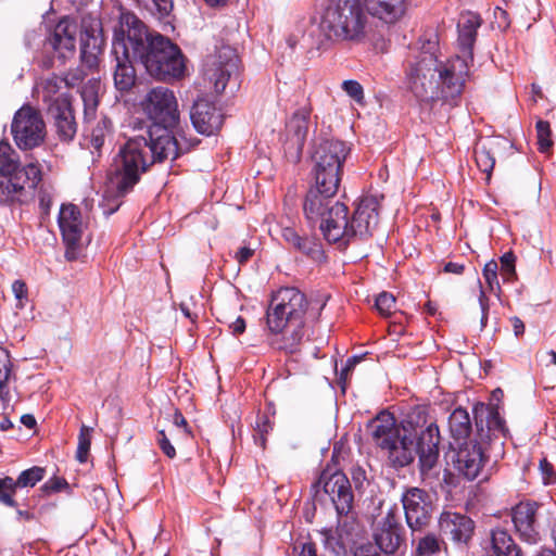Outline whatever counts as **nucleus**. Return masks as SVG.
I'll list each match as a JSON object with an SVG mask.
<instances>
[{"instance_id": "f257e3e1", "label": "nucleus", "mask_w": 556, "mask_h": 556, "mask_svg": "<svg viewBox=\"0 0 556 556\" xmlns=\"http://www.w3.org/2000/svg\"><path fill=\"white\" fill-rule=\"evenodd\" d=\"M191 147V142L159 125L141 127L119 148L109 173L110 184L118 195H125L154 163L175 160Z\"/></svg>"}, {"instance_id": "f03ea898", "label": "nucleus", "mask_w": 556, "mask_h": 556, "mask_svg": "<svg viewBox=\"0 0 556 556\" xmlns=\"http://www.w3.org/2000/svg\"><path fill=\"white\" fill-rule=\"evenodd\" d=\"M123 25L130 43L132 59L157 80L181 79L187 74V59L167 37L150 30L132 12L123 9Z\"/></svg>"}, {"instance_id": "7ed1b4c3", "label": "nucleus", "mask_w": 556, "mask_h": 556, "mask_svg": "<svg viewBox=\"0 0 556 556\" xmlns=\"http://www.w3.org/2000/svg\"><path fill=\"white\" fill-rule=\"evenodd\" d=\"M308 307L306 295L294 287L273 293L266 311V327L274 349L295 353L304 338V317Z\"/></svg>"}, {"instance_id": "20e7f679", "label": "nucleus", "mask_w": 556, "mask_h": 556, "mask_svg": "<svg viewBox=\"0 0 556 556\" xmlns=\"http://www.w3.org/2000/svg\"><path fill=\"white\" fill-rule=\"evenodd\" d=\"M476 437L473 440L457 443L454 464L457 471L468 480L476 479L489 459L488 445L502 446L501 439L506 437L505 420L496 407L477 403L472 409Z\"/></svg>"}, {"instance_id": "39448f33", "label": "nucleus", "mask_w": 556, "mask_h": 556, "mask_svg": "<svg viewBox=\"0 0 556 556\" xmlns=\"http://www.w3.org/2000/svg\"><path fill=\"white\" fill-rule=\"evenodd\" d=\"M369 30L370 20L361 0H329L318 22V49L333 43H362Z\"/></svg>"}, {"instance_id": "423d86ee", "label": "nucleus", "mask_w": 556, "mask_h": 556, "mask_svg": "<svg viewBox=\"0 0 556 556\" xmlns=\"http://www.w3.org/2000/svg\"><path fill=\"white\" fill-rule=\"evenodd\" d=\"M379 223V202L375 197H364L357 203L351 217L348 206L337 202L325 226V239L330 243L346 245L352 239H367Z\"/></svg>"}, {"instance_id": "0eeeda50", "label": "nucleus", "mask_w": 556, "mask_h": 556, "mask_svg": "<svg viewBox=\"0 0 556 556\" xmlns=\"http://www.w3.org/2000/svg\"><path fill=\"white\" fill-rule=\"evenodd\" d=\"M367 430L375 445L379 447L393 468H403L419 456L418 442L409 434L403 433L393 414L380 412L367 425Z\"/></svg>"}, {"instance_id": "6e6552de", "label": "nucleus", "mask_w": 556, "mask_h": 556, "mask_svg": "<svg viewBox=\"0 0 556 556\" xmlns=\"http://www.w3.org/2000/svg\"><path fill=\"white\" fill-rule=\"evenodd\" d=\"M400 430L418 442L421 471L431 470L439 458V427L425 405L413 407L401 421Z\"/></svg>"}, {"instance_id": "1a4fd4ad", "label": "nucleus", "mask_w": 556, "mask_h": 556, "mask_svg": "<svg viewBox=\"0 0 556 556\" xmlns=\"http://www.w3.org/2000/svg\"><path fill=\"white\" fill-rule=\"evenodd\" d=\"M349 153L350 147L341 140L327 139L319 142L312 155L315 182L319 186L330 184V189L339 186Z\"/></svg>"}, {"instance_id": "9d476101", "label": "nucleus", "mask_w": 556, "mask_h": 556, "mask_svg": "<svg viewBox=\"0 0 556 556\" xmlns=\"http://www.w3.org/2000/svg\"><path fill=\"white\" fill-rule=\"evenodd\" d=\"M439 60L431 53H420L406 71V84L420 102L439 99V80L437 78Z\"/></svg>"}, {"instance_id": "9b49d317", "label": "nucleus", "mask_w": 556, "mask_h": 556, "mask_svg": "<svg viewBox=\"0 0 556 556\" xmlns=\"http://www.w3.org/2000/svg\"><path fill=\"white\" fill-rule=\"evenodd\" d=\"M11 134L21 150H33L41 146L47 135L41 113L30 105H23L13 116Z\"/></svg>"}, {"instance_id": "f8f14e48", "label": "nucleus", "mask_w": 556, "mask_h": 556, "mask_svg": "<svg viewBox=\"0 0 556 556\" xmlns=\"http://www.w3.org/2000/svg\"><path fill=\"white\" fill-rule=\"evenodd\" d=\"M238 74L239 56L230 46L222 45L204 60L203 76L217 93H222L228 81Z\"/></svg>"}, {"instance_id": "ddd939ff", "label": "nucleus", "mask_w": 556, "mask_h": 556, "mask_svg": "<svg viewBox=\"0 0 556 556\" xmlns=\"http://www.w3.org/2000/svg\"><path fill=\"white\" fill-rule=\"evenodd\" d=\"M112 54L116 65L114 85L119 91H129L136 83V71L132 66L130 43L127 41L126 28L123 25V9H119L118 22L114 27Z\"/></svg>"}, {"instance_id": "4468645a", "label": "nucleus", "mask_w": 556, "mask_h": 556, "mask_svg": "<svg viewBox=\"0 0 556 556\" xmlns=\"http://www.w3.org/2000/svg\"><path fill=\"white\" fill-rule=\"evenodd\" d=\"M143 111L152 121L150 125H159L167 131L179 122V111L174 91L166 87H154L141 102Z\"/></svg>"}, {"instance_id": "2eb2a0df", "label": "nucleus", "mask_w": 556, "mask_h": 556, "mask_svg": "<svg viewBox=\"0 0 556 556\" xmlns=\"http://www.w3.org/2000/svg\"><path fill=\"white\" fill-rule=\"evenodd\" d=\"M317 484H321L323 490L316 491V501L325 502L324 496H327L339 516H346L351 511L354 494L350 480L343 472L336 471L329 476L323 473Z\"/></svg>"}, {"instance_id": "dca6fc26", "label": "nucleus", "mask_w": 556, "mask_h": 556, "mask_svg": "<svg viewBox=\"0 0 556 556\" xmlns=\"http://www.w3.org/2000/svg\"><path fill=\"white\" fill-rule=\"evenodd\" d=\"M330 186V184L319 186L315 182L307 191L303 203V212L306 219L311 224L320 222L319 228L324 236L325 226L330 218V212L333 211L334 204L338 202L334 201V195L337 194L339 186H334V188L331 189L329 188Z\"/></svg>"}, {"instance_id": "f3484780", "label": "nucleus", "mask_w": 556, "mask_h": 556, "mask_svg": "<svg viewBox=\"0 0 556 556\" xmlns=\"http://www.w3.org/2000/svg\"><path fill=\"white\" fill-rule=\"evenodd\" d=\"M469 58L456 55L445 63L439 62V98L448 101L460 96L469 73Z\"/></svg>"}, {"instance_id": "a211bd4d", "label": "nucleus", "mask_w": 556, "mask_h": 556, "mask_svg": "<svg viewBox=\"0 0 556 556\" xmlns=\"http://www.w3.org/2000/svg\"><path fill=\"white\" fill-rule=\"evenodd\" d=\"M58 222L63 242L66 247L65 258L67 261H75L81 251V237L85 230L80 210L71 203L63 204Z\"/></svg>"}, {"instance_id": "6ab92c4d", "label": "nucleus", "mask_w": 556, "mask_h": 556, "mask_svg": "<svg viewBox=\"0 0 556 556\" xmlns=\"http://www.w3.org/2000/svg\"><path fill=\"white\" fill-rule=\"evenodd\" d=\"M405 519L413 533L420 532L431 519L432 502L422 489L409 488L401 496Z\"/></svg>"}, {"instance_id": "aec40b11", "label": "nucleus", "mask_w": 556, "mask_h": 556, "mask_svg": "<svg viewBox=\"0 0 556 556\" xmlns=\"http://www.w3.org/2000/svg\"><path fill=\"white\" fill-rule=\"evenodd\" d=\"M441 534L462 549L468 548L476 529L475 521L467 515L456 511H443L438 520Z\"/></svg>"}, {"instance_id": "412c9836", "label": "nucleus", "mask_w": 556, "mask_h": 556, "mask_svg": "<svg viewBox=\"0 0 556 556\" xmlns=\"http://www.w3.org/2000/svg\"><path fill=\"white\" fill-rule=\"evenodd\" d=\"M22 174L27 187L36 189L42 179L41 166L38 162H30L20 167V157L12 146L4 140L0 141V176H13Z\"/></svg>"}, {"instance_id": "4be33fe9", "label": "nucleus", "mask_w": 556, "mask_h": 556, "mask_svg": "<svg viewBox=\"0 0 556 556\" xmlns=\"http://www.w3.org/2000/svg\"><path fill=\"white\" fill-rule=\"evenodd\" d=\"M47 114L51 118L52 129L59 141L72 142L77 134V122L72 101L66 98L56 100L47 108Z\"/></svg>"}, {"instance_id": "5701e85b", "label": "nucleus", "mask_w": 556, "mask_h": 556, "mask_svg": "<svg viewBox=\"0 0 556 556\" xmlns=\"http://www.w3.org/2000/svg\"><path fill=\"white\" fill-rule=\"evenodd\" d=\"M536 502L525 501L517 504L511 511L513 522L520 538L528 543H536L540 539Z\"/></svg>"}, {"instance_id": "b1692460", "label": "nucleus", "mask_w": 556, "mask_h": 556, "mask_svg": "<svg viewBox=\"0 0 556 556\" xmlns=\"http://www.w3.org/2000/svg\"><path fill=\"white\" fill-rule=\"evenodd\" d=\"M404 541V529L396 514L388 511L375 533V542L379 549L387 555L394 554Z\"/></svg>"}, {"instance_id": "393cba45", "label": "nucleus", "mask_w": 556, "mask_h": 556, "mask_svg": "<svg viewBox=\"0 0 556 556\" xmlns=\"http://www.w3.org/2000/svg\"><path fill=\"white\" fill-rule=\"evenodd\" d=\"M190 118L198 132L206 136L219 130L224 121L220 110L205 99L194 102Z\"/></svg>"}, {"instance_id": "a878e982", "label": "nucleus", "mask_w": 556, "mask_h": 556, "mask_svg": "<svg viewBox=\"0 0 556 556\" xmlns=\"http://www.w3.org/2000/svg\"><path fill=\"white\" fill-rule=\"evenodd\" d=\"M77 29L76 22L68 17H63L55 25L48 41L53 50L58 52L60 59L66 60L74 55Z\"/></svg>"}, {"instance_id": "bb28decb", "label": "nucleus", "mask_w": 556, "mask_h": 556, "mask_svg": "<svg viewBox=\"0 0 556 556\" xmlns=\"http://www.w3.org/2000/svg\"><path fill=\"white\" fill-rule=\"evenodd\" d=\"M281 237L295 251L301 252L312 261L321 263L326 260L323 245L315 237L301 236L292 227L282 228Z\"/></svg>"}, {"instance_id": "cd10ccee", "label": "nucleus", "mask_w": 556, "mask_h": 556, "mask_svg": "<svg viewBox=\"0 0 556 556\" xmlns=\"http://www.w3.org/2000/svg\"><path fill=\"white\" fill-rule=\"evenodd\" d=\"M480 25V16L472 12L460 14L457 23L459 52L462 56L469 58L470 62H472V48Z\"/></svg>"}, {"instance_id": "c85d7f7f", "label": "nucleus", "mask_w": 556, "mask_h": 556, "mask_svg": "<svg viewBox=\"0 0 556 556\" xmlns=\"http://www.w3.org/2000/svg\"><path fill=\"white\" fill-rule=\"evenodd\" d=\"M367 14L387 24L400 21L406 12V0H364Z\"/></svg>"}, {"instance_id": "c756f323", "label": "nucleus", "mask_w": 556, "mask_h": 556, "mask_svg": "<svg viewBox=\"0 0 556 556\" xmlns=\"http://www.w3.org/2000/svg\"><path fill=\"white\" fill-rule=\"evenodd\" d=\"M444 539L434 532L416 534L412 532V556H440L447 554Z\"/></svg>"}, {"instance_id": "7c9ffc66", "label": "nucleus", "mask_w": 556, "mask_h": 556, "mask_svg": "<svg viewBox=\"0 0 556 556\" xmlns=\"http://www.w3.org/2000/svg\"><path fill=\"white\" fill-rule=\"evenodd\" d=\"M86 131L89 132L86 136L88 147L100 155L106 140L112 137L113 124L110 118L102 116L96 123L90 125V127L87 126Z\"/></svg>"}, {"instance_id": "2f4dec72", "label": "nucleus", "mask_w": 556, "mask_h": 556, "mask_svg": "<svg viewBox=\"0 0 556 556\" xmlns=\"http://www.w3.org/2000/svg\"><path fill=\"white\" fill-rule=\"evenodd\" d=\"M311 112L309 105L301 106L292 114L287 125L289 132L294 137V142L299 150L303 148L308 134Z\"/></svg>"}, {"instance_id": "473e14b6", "label": "nucleus", "mask_w": 556, "mask_h": 556, "mask_svg": "<svg viewBox=\"0 0 556 556\" xmlns=\"http://www.w3.org/2000/svg\"><path fill=\"white\" fill-rule=\"evenodd\" d=\"M80 59L88 67L93 68L98 65V56L102 51L103 38L86 30L81 35Z\"/></svg>"}, {"instance_id": "72a5a7b5", "label": "nucleus", "mask_w": 556, "mask_h": 556, "mask_svg": "<svg viewBox=\"0 0 556 556\" xmlns=\"http://www.w3.org/2000/svg\"><path fill=\"white\" fill-rule=\"evenodd\" d=\"M101 84L97 79L88 80L80 90V97L84 102V122L90 124L96 118L99 105V92Z\"/></svg>"}, {"instance_id": "f704fd0d", "label": "nucleus", "mask_w": 556, "mask_h": 556, "mask_svg": "<svg viewBox=\"0 0 556 556\" xmlns=\"http://www.w3.org/2000/svg\"><path fill=\"white\" fill-rule=\"evenodd\" d=\"M491 548L495 556H521V549L505 529L491 531Z\"/></svg>"}, {"instance_id": "c9c22d12", "label": "nucleus", "mask_w": 556, "mask_h": 556, "mask_svg": "<svg viewBox=\"0 0 556 556\" xmlns=\"http://www.w3.org/2000/svg\"><path fill=\"white\" fill-rule=\"evenodd\" d=\"M22 174L2 177L0 179V204H11L20 200L27 182Z\"/></svg>"}, {"instance_id": "e433bc0d", "label": "nucleus", "mask_w": 556, "mask_h": 556, "mask_svg": "<svg viewBox=\"0 0 556 556\" xmlns=\"http://www.w3.org/2000/svg\"><path fill=\"white\" fill-rule=\"evenodd\" d=\"M448 427L455 441L454 444L462 443V440L466 441L471 431L468 412L462 407L454 409L448 418Z\"/></svg>"}, {"instance_id": "4c0bfd02", "label": "nucleus", "mask_w": 556, "mask_h": 556, "mask_svg": "<svg viewBox=\"0 0 556 556\" xmlns=\"http://www.w3.org/2000/svg\"><path fill=\"white\" fill-rule=\"evenodd\" d=\"M64 87V79L54 74L42 80L41 94L42 101L47 104V108L61 98H66L68 101H72L67 92H61Z\"/></svg>"}, {"instance_id": "58836bf2", "label": "nucleus", "mask_w": 556, "mask_h": 556, "mask_svg": "<svg viewBox=\"0 0 556 556\" xmlns=\"http://www.w3.org/2000/svg\"><path fill=\"white\" fill-rule=\"evenodd\" d=\"M18 486L15 485L14 479L11 477H4L0 479V503L4 506L16 508L17 502L14 500V495L18 491Z\"/></svg>"}, {"instance_id": "ea45409f", "label": "nucleus", "mask_w": 556, "mask_h": 556, "mask_svg": "<svg viewBox=\"0 0 556 556\" xmlns=\"http://www.w3.org/2000/svg\"><path fill=\"white\" fill-rule=\"evenodd\" d=\"M321 543L324 544L326 549L339 554L341 551H344L345 544L343 542V538L338 533L337 529L325 528L320 532Z\"/></svg>"}, {"instance_id": "a19ab883", "label": "nucleus", "mask_w": 556, "mask_h": 556, "mask_svg": "<svg viewBox=\"0 0 556 556\" xmlns=\"http://www.w3.org/2000/svg\"><path fill=\"white\" fill-rule=\"evenodd\" d=\"M45 472V468L38 466L26 469L14 480L15 485H17L20 490L23 488H33L37 482L43 479Z\"/></svg>"}, {"instance_id": "79ce46f5", "label": "nucleus", "mask_w": 556, "mask_h": 556, "mask_svg": "<svg viewBox=\"0 0 556 556\" xmlns=\"http://www.w3.org/2000/svg\"><path fill=\"white\" fill-rule=\"evenodd\" d=\"M12 375V363L7 350L0 348V399L8 394V382Z\"/></svg>"}, {"instance_id": "37998d69", "label": "nucleus", "mask_w": 556, "mask_h": 556, "mask_svg": "<svg viewBox=\"0 0 556 556\" xmlns=\"http://www.w3.org/2000/svg\"><path fill=\"white\" fill-rule=\"evenodd\" d=\"M273 430V424L266 415L257 416L254 427V442L262 448H265L267 434Z\"/></svg>"}, {"instance_id": "c03bdc74", "label": "nucleus", "mask_w": 556, "mask_h": 556, "mask_svg": "<svg viewBox=\"0 0 556 556\" xmlns=\"http://www.w3.org/2000/svg\"><path fill=\"white\" fill-rule=\"evenodd\" d=\"M539 150L547 152L553 147L551 125L546 121L539 119L535 125Z\"/></svg>"}, {"instance_id": "a18cd8bd", "label": "nucleus", "mask_w": 556, "mask_h": 556, "mask_svg": "<svg viewBox=\"0 0 556 556\" xmlns=\"http://www.w3.org/2000/svg\"><path fill=\"white\" fill-rule=\"evenodd\" d=\"M141 2L146 9L151 12L157 18H163L173 10V1L172 0H138Z\"/></svg>"}, {"instance_id": "49530a36", "label": "nucleus", "mask_w": 556, "mask_h": 556, "mask_svg": "<svg viewBox=\"0 0 556 556\" xmlns=\"http://www.w3.org/2000/svg\"><path fill=\"white\" fill-rule=\"evenodd\" d=\"M90 431L91 429L86 426H83L80 428V432L78 435V446L76 451V459L79 463H86L88 459V454L91 445Z\"/></svg>"}, {"instance_id": "de8ad7c7", "label": "nucleus", "mask_w": 556, "mask_h": 556, "mask_svg": "<svg viewBox=\"0 0 556 556\" xmlns=\"http://www.w3.org/2000/svg\"><path fill=\"white\" fill-rule=\"evenodd\" d=\"M476 163L479 169L485 173L488 176L491 175V172L495 165V157L484 146L480 147L475 152Z\"/></svg>"}, {"instance_id": "09e8293b", "label": "nucleus", "mask_w": 556, "mask_h": 556, "mask_svg": "<svg viewBox=\"0 0 556 556\" xmlns=\"http://www.w3.org/2000/svg\"><path fill=\"white\" fill-rule=\"evenodd\" d=\"M375 306L381 316L389 317L395 308V298L389 292H381L376 298Z\"/></svg>"}, {"instance_id": "8fccbe9b", "label": "nucleus", "mask_w": 556, "mask_h": 556, "mask_svg": "<svg viewBox=\"0 0 556 556\" xmlns=\"http://www.w3.org/2000/svg\"><path fill=\"white\" fill-rule=\"evenodd\" d=\"M497 263L495 261H490L484 265L483 268V277L485 279V282L488 283V287L490 291L495 292L500 291V282L497 278Z\"/></svg>"}, {"instance_id": "3c124183", "label": "nucleus", "mask_w": 556, "mask_h": 556, "mask_svg": "<svg viewBox=\"0 0 556 556\" xmlns=\"http://www.w3.org/2000/svg\"><path fill=\"white\" fill-rule=\"evenodd\" d=\"M516 257L511 252L505 253L501 257V275L504 280H509L515 276Z\"/></svg>"}, {"instance_id": "603ef678", "label": "nucleus", "mask_w": 556, "mask_h": 556, "mask_svg": "<svg viewBox=\"0 0 556 556\" xmlns=\"http://www.w3.org/2000/svg\"><path fill=\"white\" fill-rule=\"evenodd\" d=\"M342 89L356 102L361 103L364 100V90L362 85L356 80H344Z\"/></svg>"}, {"instance_id": "864d4df0", "label": "nucleus", "mask_w": 556, "mask_h": 556, "mask_svg": "<svg viewBox=\"0 0 556 556\" xmlns=\"http://www.w3.org/2000/svg\"><path fill=\"white\" fill-rule=\"evenodd\" d=\"M67 482L65 479L63 478H59V477H53L51 479H49L42 486H41V492H43L45 494H50V493H55V492H60L61 490L67 488Z\"/></svg>"}, {"instance_id": "5fc2aeb1", "label": "nucleus", "mask_w": 556, "mask_h": 556, "mask_svg": "<svg viewBox=\"0 0 556 556\" xmlns=\"http://www.w3.org/2000/svg\"><path fill=\"white\" fill-rule=\"evenodd\" d=\"M157 443L162 452L169 458H174L176 456V450L169 442L164 430H160L157 432Z\"/></svg>"}, {"instance_id": "6e6d98bb", "label": "nucleus", "mask_w": 556, "mask_h": 556, "mask_svg": "<svg viewBox=\"0 0 556 556\" xmlns=\"http://www.w3.org/2000/svg\"><path fill=\"white\" fill-rule=\"evenodd\" d=\"M540 470L542 473V479L545 484H552L556 482V472L546 459H542L540 462Z\"/></svg>"}, {"instance_id": "4d7b16f0", "label": "nucleus", "mask_w": 556, "mask_h": 556, "mask_svg": "<svg viewBox=\"0 0 556 556\" xmlns=\"http://www.w3.org/2000/svg\"><path fill=\"white\" fill-rule=\"evenodd\" d=\"M86 76V73L84 70L77 68L76 71L68 72L64 77L65 87L66 88H73L76 85H78L84 77Z\"/></svg>"}, {"instance_id": "13d9d810", "label": "nucleus", "mask_w": 556, "mask_h": 556, "mask_svg": "<svg viewBox=\"0 0 556 556\" xmlns=\"http://www.w3.org/2000/svg\"><path fill=\"white\" fill-rule=\"evenodd\" d=\"M12 292L14 293L16 300L20 302L21 306L23 305V300H27V286L23 280H15L12 283Z\"/></svg>"}, {"instance_id": "bf43d9fd", "label": "nucleus", "mask_w": 556, "mask_h": 556, "mask_svg": "<svg viewBox=\"0 0 556 556\" xmlns=\"http://www.w3.org/2000/svg\"><path fill=\"white\" fill-rule=\"evenodd\" d=\"M351 476L352 480L355 484L356 489H362L364 485V482L367 480L366 471L361 466H353L351 469Z\"/></svg>"}, {"instance_id": "052dcab7", "label": "nucleus", "mask_w": 556, "mask_h": 556, "mask_svg": "<svg viewBox=\"0 0 556 556\" xmlns=\"http://www.w3.org/2000/svg\"><path fill=\"white\" fill-rule=\"evenodd\" d=\"M479 304L481 308V326L485 327L488 321V312H489V299L485 295V292L480 288V294H479Z\"/></svg>"}, {"instance_id": "680f3d73", "label": "nucleus", "mask_w": 556, "mask_h": 556, "mask_svg": "<svg viewBox=\"0 0 556 556\" xmlns=\"http://www.w3.org/2000/svg\"><path fill=\"white\" fill-rule=\"evenodd\" d=\"M254 254V250L249 247H241L235 254V258L237 262L242 265L247 263L252 255Z\"/></svg>"}, {"instance_id": "e2e57ef3", "label": "nucleus", "mask_w": 556, "mask_h": 556, "mask_svg": "<svg viewBox=\"0 0 556 556\" xmlns=\"http://www.w3.org/2000/svg\"><path fill=\"white\" fill-rule=\"evenodd\" d=\"M354 556H382L380 552H378L371 545H363L356 548Z\"/></svg>"}, {"instance_id": "0e129e2a", "label": "nucleus", "mask_w": 556, "mask_h": 556, "mask_svg": "<svg viewBox=\"0 0 556 556\" xmlns=\"http://www.w3.org/2000/svg\"><path fill=\"white\" fill-rule=\"evenodd\" d=\"M465 270V265L460 263L448 262L444 265L443 271L448 274L462 275Z\"/></svg>"}, {"instance_id": "69168bd1", "label": "nucleus", "mask_w": 556, "mask_h": 556, "mask_svg": "<svg viewBox=\"0 0 556 556\" xmlns=\"http://www.w3.org/2000/svg\"><path fill=\"white\" fill-rule=\"evenodd\" d=\"M233 334H241L245 330V320L239 316L233 323L229 325Z\"/></svg>"}, {"instance_id": "338daca9", "label": "nucleus", "mask_w": 556, "mask_h": 556, "mask_svg": "<svg viewBox=\"0 0 556 556\" xmlns=\"http://www.w3.org/2000/svg\"><path fill=\"white\" fill-rule=\"evenodd\" d=\"M173 424L178 428H184L185 432L189 433L187 420L179 410L175 412Z\"/></svg>"}, {"instance_id": "774afa93", "label": "nucleus", "mask_w": 556, "mask_h": 556, "mask_svg": "<svg viewBox=\"0 0 556 556\" xmlns=\"http://www.w3.org/2000/svg\"><path fill=\"white\" fill-rule=\"evenodd\" d=\"M300 556H317L316 547L313 543H306L303 545Z\"/></svg>"}]
</instances>
